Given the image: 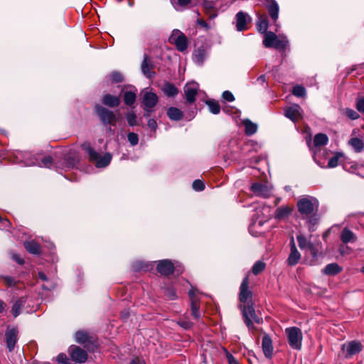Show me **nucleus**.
Wrapping results in <instances>:
<instances>
[{
  "label": "nucleus",
  "mask_w": 364,
  "mask_h": 364,
  "mask_svg": "<svg viewBox=\"0 0 364 364\" xmlns=\"http://www.w3.org/2000/svg\"><path fill=\"white\" fill-rule=\"evenodd\" d=\"M296 208L303 218L308 219V222L313 225L316 223L318 219L316 217L319 208V202L317 198L310 196H304L298 200Z\"/></svg>",
  "instance_id": "f257e3e1"
},
{
  "label": "nucleus",
  "mask_w": 364,
  "mask_h": 364,
  "mask_svg": "<svg viewBox=\"0 0 364 364\" xmlns=\"http://www.w3.org/2000/svg\"><path fill=\"white\" fill-rule=\"evenodd\" d=\"M81 147L87 154L90 162L95 164L97 168H105L110 164L112 158L110 153H105L104 155H101L87 141L84 142Z\"/></svg>",
  "instance_id": "f03ea898"
},
{
  "label": "nucleus",
  "mask_w": 364,
  "mask_h": 364,
  "mask_svg": "<svg viewBox=\"0 0 364 364\" xmlns=\"http://www.w3.org/2000/svg\"><path fill=\"white\" fill-rule=\"evenodd\" d=\"M94 109L101 123L105 126L109 125V131L114 132L111 127L116 126L120 117L101 105H96Z\"/></svg>",
  "instance_id": "7ed1b4c3"
},
{
  "label": "nucleus",
  "mask_w": 364,
  "mask_h": 364,
  "mask_svg": "<svg viewBox=\"0 0 364 364\" xmlns=\"http://www.w3.org/2000/svg\"><path fill=\"white\" fill-rule=\"evenodd\" d=\"M285 334L290 347L294 350H301L303 340L301 330L296 326L289 327L285 329Z\"/></svg>",
  "instance_id": "20e7f679"
},
{
  "label": "nucleus",
  "mask_w": 364,
  "mask_h": 364,
  "mask_svg": "<svg viewBox=\"0 0 364 364\" xmlns=\"http://www.w3.org/2000/svg\"><path fill=\"white\" fill-rule=\"evenodd\" d=\"M242 311L244 321L249 330H254L255 328L253 321L257 323H261L263 322L262 318L256 314L255 308L252 303H248L244 305Z\"/></svg>",
  "instance_id": "39448f33"
},
{
  "label": "nucleus",
  "mask_w": 364,
  "mask_h": 364,
  "mask_svg": "<svg viewBox=\"0 0 364 364\" xmlns=\"http://www.w3.org/2000/svg\"><path fill=\"white\" fill-rule=\"evenodd\" d=\"M75 340L90 351H93L97 347L95 338L86 331H77L75 334Z\"/></svg>",
  "instance_id": "423d86ee"
},
{
  "label": "nucleus",
  "mask_w": 364,
  "mask_h": 364,
  "mask_svg": "<svg viewBox=\"0 0 364 364\" xmlns=\"http://www.w3.org/2000/svg\"><path fill=\"white\" fill-rule=\"evenodd\" d=\"M169 42L175 45L176 49L180 52H184L188 48V38L186 35L178 29L172 31L169 38Z\"/></svg>",
  "instance_id": "0eeeda50"
},
{
  "label": "nucleus",
  "mask_w": 364,
  "mask_h": 364,
  "mask_svg": "<svg viewBox=\"0 0 364 364\" xmlns=\"http://www.w3.org/2000/svg\"><path fill=\"white\" fill-rule=\"evenodd\" d=\"M68 353L70 359L77 363H84L87 360V353L77 346H71L69 347Z\"/></svg>",
  "instance_id": "6e6552de"
},
{
  "label": "nucleus",
  "mask_w": 364,
  "mask_h": 364,
  "mask_svg": "<svg viewBox=\"0 0 364 364\" xmlns=\"http://www.w3.org/2000/svg\"><path fill=\"white\" fill-rule=\"evenodd\" d=\"M18 339V331L17 328H8L5 332V342L9 352L14 350Z\"/></svg>",
  "instance_id": "1a4fd4ad"
},
{
  "label": "nucleus",
  "mask_w": 364,
  "mask_h": 364,
  "mask_svg": "<svg viewBox=\"0 0 364 364\" xmlns=\"http://www.w3.org/2000/svg\"><path fill=\"white\" fill-rule=\"evenodd\" d=\"M363 346L360 342L352 341L342 345L341 349L346 358H350L362 350Z\"/></svg>",
  "instance_id": "9d476101"
},
{
  "label": "nucleus",
  "mask_w": 364,
  "mask_h": 364,
  "mask_svg": "<svg viewBox=\"0 0 364 364\" xmlns=\"http://www.w3.org/2000/svg\"><path fill=\"white\" fill-rule=\"evenodd\" d=\"M250 191H252L255 196L268 198L271 196V188L266 184L262 183H254L250 186Z\"/></svg>",
  "instance_id": "9b49d317"
},
{
  "label": "nucleus",
  "mask_w": 364,
  "mask_h": 364,
  "mask_svg": "<svg viewBox=\"0 0 364 364\" xmlns=\"http://www.w3.org/2000/svg\"><path fill=\"white\" fill-rule=\"evenodd\" d=\"M264 5L268 11V14L274 22V25L277 26V21L279 18V7L275 0H264Z\"/></svg>",
  "instance_id": "f8f14e48"
},
{
  "label": "nucleus",
  "mask_w": 364,
  "mask_h": 364,
  "mask_svg": "<svg viewBox=\"0 0 364 364\" xmlns=\"http://www.w3.org/2000/svg\"><path fill=\"white\" fill-rule=\"evenodd\" d=\"M53 159L50 155L42 156L39 154L38 157L27 161L28 166H38L40 167L50 168L53 165Z\"/></svg>",
  "instance_id": "ddd939ff"
},
{
  "label": "nucleus",
  "mask_w": 364,
  "mask_h": 364,
  "mask_svg": "<svg viewBox=\"0 0 364 364\" xmlns=\"http://www.w3.org/2000/svg\"><path fill=\"white\" fill-rule=\"evenodd\" d=\"M157 272L164 276H169L175 271L173 263L168 259L160 260L156 267Z\"/></svg>",
  "instance_id": "4468645a"
},
{
  "label": "nucleus",
  "mask_w": 364,
  "mask_h": 364,
  "mask_svg": "<svg viewBox=\"0 0 364 364\" xmlns=\"http://www.w3.org/2000/svg\"><path fill=\"white\" fill-rule=\"evenodd\" d=\"M183 90L186 101L188 103H193L198 95V85L196 82H188L186 84Z\"/></svg>",
  "instance_id": "2eb2a0df"
},
{
  "label": "nucleus",
  "mask_w": 364,
  "mask_h": 364,
  "mask_svg": "<svg viewBox=\"0 0 364 364\" xmlns=\"http://www.w3.org/2000/svg\"><path fill=\"white\" fill-rule=\"evenodd\" d=\"M252 293L249 290V278L246 276L240 285L239 299L242 303H246L249 299H251Z\"/></svg>",
  "instance_id": "dca6fc26"
},
{
  "label": "nucleus",
  "mask_w": 364,
  "mask_h": 364,
  "mask_svg": "<svg viewBox=\"0 0 364 364\" xmlns=\"http://www.w3.org/2000/svg\"><path fill=\"white\" fill-rule=\"evenodd\" d=\"M301 259V254L296 249L294 237L290 240V254L287 258V262L289 266H295Z\"/></svg>",
  "instance_id": "f3484780"
},
{
  "label": "nucleus",
  "mask_w": 364,
  "mask_h": 364,
  "mask_svg": "<svg viewBox=\"0 0 364 364\" xmlns=\"http://www.w3.org/2000/svg\"><path fill=\"white\" fill-rule=\"evenodd\" d=\"M154 65L149 56L146 54L144 55V60L141 65L142 73L148 78H152L155 76L156 73L153 71Z\"/></svg>",
  "instance_id": "a211bd4d"
},
{
  "label": "nucleus",
  "mask_w": 364,
  "mask_h": 364,
  "mask_svg": "<svg viewBox=\"0 0 364 364\" xmlns=\"http://www.w3.org/2000/svg\"><path fill=\"white\" fill-rule=\"evenodd\" d=\"M159 97L154 92L145 91L142 97L143 107L153 108L157 105Z\"/></svg>",
  "instance_id": "6ab92c4d"
},
{
  "label": "nucleus",
  "mask_w": 364,
  "mask_h": 364,
  "mask_svg": "<svg viewBox=\"0 0 364 364\" xmlns=\"http://www.w3.org/2000/svg\"><path fill=\"white\" fill-rule=\"evenodd\" d=\"M236 28L238 31H242L247 29V24L251 21L250 16L243 12L239 11L236 14Z\"/></svg>",
  "instance_id": "aec40b11"
},
{
  "label": "nucleus",
  "mask_w": 364,
  "mask_h": 364,
  "mask_svg": "<svg viewBox=\"0 0 364 364\" xmlns=\"http://www.w3.org/2000/svg\"><path fill=\"white\" fill-rule=\"evenodd\" d=\"M301 110V109L299 105H294L288 107L285 110L284 114L294 122H296L302 117Z\"/></svg>",
  "instance_id": "412c9836"
},
{
  "label": "nucleus",
  "mask_w": 364,
  "mask_h": 364,
  "mask_svg": "<svg viewBox=\"0 0 364 364\" xmlns=\"http://www.w3.org/2000/svg\"><path fill=\"white\" fill-rule=\"evenodd\" d=\"M262 347L265 357L267 358H271L273 355L274 348L272 339L269 335L265 334L263 336L262 341Z\"/></svg>",
  "instance_id": "4be33fe9"
},
{
  "label": "nucleus",
  "mask_w": 364,
  "mask_h": 364,
  "mask_svg": "<svg viewBox=\"0 0 364 364\" xmlns=\"http://www.w3.org/2000/svg\"><path fill=\"white\" fill-rule=\"evenodd\" d=\"M120 98L111 94H106L102 98V102L104 105L109 107H117L120 104Z\"/></svg>",
  "instance_id": "5701e85b"
},
{
  "label": "nucleus",
  "mask_w": 364,
  "mask_h": 364,
  "mask_svg": "<svg viewBox=\"0 0 364 364\" xmlns=\"http://www.w3.org/2000/svg\"><path fill=\"white\" fill-rule=\"evenodd\" d=\"M257 31L261 33H265L269 27L268 18L266 14H258L257 21Z\"/></svg>",
  "instance_id": "b1692460"
},
{
  "label": "nucleus",
  "mask_w": 364,
  "mask_h": 364,
  "mask_svg": "<svg viewBox=\"0 0 364 364\" xmlns=\"http://www.w3.org/2000/svg\"><path fill=\"white\" fill-rule=\"evenodd\" d=\"M293 210V208L289 205H282L279 207L274 213V218L277 220H284L289 217Z\"/></svg>",
  "instance_id": "393cba45"
},
{
  "label": "nucleus",
  "mask_w": 364,
  "mask_h": 364,
  "mask_svg": "<svg viewBox=\"0 0 364 364\" xmlns=\"http://www.w3.org/2000/svg\"><path fill=\"white\" fill-rule=\"evenodd\" d=\"M26 296H21L14 301L11 308V313L14 317H17L21 314V309L26 304Z\"/></svg>",
  "instance_id": "a878e982"
},
{
  "label": "nucleus",
  "mask_w": 364,
  "mask_h": 364,
  "mask_svg": "<svg viewBox=\"0 0 364 364\" xmlns=\"http://www.w3.org/2000/svg\"><path fill=\"white\" fill-rule=\"evenodd\" d=\"M25 249L30 254L40 255L41 252V245L35 240L26 241L23 244Z\"/></svg>",
  "instance_id": "bb28decb"
},
{
  "label": "nucleus",
  "mask_w": 364,
  "mask_h": 364,
  "mask_svg": "<svg viewBox=\"0 0 364 364\" xmlns=\"http://www.w3.org/2000/svg\"><path fill=\"white\" fill-rule=\"evenodd\" d=\"M341 240L343 243L346 244L355 242L357 237L348 228H345L341 232Z\"/></svg>",
  "instance_id": "cd10ccee"
},
{
  "label": "nucleus",
  "mask_w": 364,
  "mask_h": 364,
  "mask_svg": "<svg viewBox=\"0 0 364 364\" xmlns=\"http://www.w3.org/2000/svg\"><path fill=\"white\" fill-rule=\"evenodd\" d=\"M206 56V51L203 47H200L194 50L193 54V61L199 65H203Z\"/></svg>",
  "instance_id": "c85d7f7f"
},
{
  "label": "nucleus",
  "mask_w": 364,
  "mask_h": 364,
  "mask_svg": "<svg viewBox=\"0 0 364 364\" xmlns=\"http://www.w3.org/2000/svg\"><path fill=\"white\" fill-rule=\"evenodd\" d=\"M161 90L167 97H173L178 94V89L171 82H165Z\"/></svg>",
  "instance_id": "c756f323"
},
{
  "label": "nucleus",
  "mask_w": 364,
  "mask_h": 364,
  "mask_svg": "<svg viewBox=\"0 0 364 364\" xmlns=\"http://www.w3.org/2000/svg\"><path fill=\"white\" fill-rule=\"evenodd\" d=\"M166 114L168 118L173 121H179L183 117V112L178 108L174 107H169L167 109Z\"/></svg>",
  "instance_id": "7c9ffc66"
},
{
  "label": "nucleus",
  "mask_w": 364,
  "mask_h": 364,
  "mask_svg": "<svg viewBox=\"0 0 364 364\" xmlns=\"http://www.w3.org/2000/svg\"><path fill=\"white\" fill-rule=\"evenodd\" d=\"M289 46V41L286 36H277V40L274 42V44L272 48L284 51L287 47Z\"/></svg>",
  "instance_id": "2f4dec72"
},
{
  "label": "nucleus",
  "mask_w": 364,
  "mask_h": 364,
  "mask_svg": "<svg viewBox=\"0 0 364 364\" xmlns=\"http://www.w3.org/2000/svg\"><path fill=\"white\" fill-rule=\"evenodd\" d=\"M342 271V267L337 263H331L326 266L323 269V273L326 275H336Z\"/></svg>",
  "instance_id": "473e14b6"
},
{
  "label": "nucleus",
  "mask_w": 364,
  "mask_h": 364,
  "mask_svg": "<svg viewBox=\"0 0 364 364\" xmlns=\"http://www.w3.org/2000/svg\"><path fill=\"white\" fill-rule=\"evenodd\" d=\"M264 34L263 45L266 48H272L277 36L272 31H268Z\"/></svg>",
  "instance_id": "72a5a7b5"
},
{
  "label": "nucleus",
  "mask_w": 364,
  "mask_h": 364,
  "mask_svg": "<svg viewBox=\"0 0 364 364\" xmlns=\"http://www.w3.org/2000/svg\"><path fill=\"white\" fill-rule=\"evenodd\" d=\"M328 138L326 134L323 133L316 134L314 138V144L315 146H321L327 144Z\"/></svg>",
  "instance_id": "f704fd0d"
},
{
  "label": "nucleus",
  "mask_w": 364,
  "mask_h": 364,
  "mask_svg": "<svg viewBox=\"0 0 364 364\" xmlns=\"http://www.w3.org/2000/svg\"><path fill=\"white\" fill-rule=\"evenodd\" d=\"M208 105L209 111L213 114H218L220 112V107L219 102L215 100H208L205 102Z\"/></svg>",
  "instance_id": "c9c22d12"
},
{
  "label": "nucleus",
  "mask_w": 364,
  "mask_h": 364,
  "mask_svg": "<svg viewBox=\"0 0 364 364\" xmlns=\"http://www.w3.org/2000/svg\"><path fill=\"white\" fill-rule=\"evenodd\" d=\"M348 143L356 152H360L364 148L363 141L357 137L350 139Z\"/></svg>",
  "instance_id": "e433bc0d"
},
{
  "label": "nucleus",
  "mask_w": 364,
  "mask_h": 364,
  "mask_svg": "<svg viewBox=\"0 0 364 364\" xmlns=\"http://www.w3.org/2000/svg\"><path fill=\"white\" fill-rule=\"evenodd\" d=\"M199 309H200V304H199L198 301L196 299H192L191 305V315L196 319H198L200 317Z\"/></svg>",
  "instance_id": "4c0bfd02"
},
{
  "label": "nucleus",
  "mask_w": 364,
  "mask_h": 364,
  "mask_svg": "<svg viewBox=\"0 0 364 364\" xmlns=\"http://www.w3.org/2000/svg\"><path fill=\"white\" fill-rule=\"evenodd\" d=\"M136 97V96L134 92L126 91L124 93V102L128 106H131L135 102Z\"/></svg>",
  "instance_id": "58836bf2"
},
{
  "label": "nucleus",
  "mask_w": 364,
  "mask_h": 364,
  "mask_svg": "<svg viewBox=\"0 0 364 364\" xmlns=\"http://www.w3.org/2000/svg\"><path fill=\"white\" fill-rule=\"evenodd\" d=\"M0 280L8 287H15L18 282L14 277L7 275H0Z\"/></svg>",
  "instance_id": "ea45409f"
},
{
  "label": "nucleus",
  "mask_w": 364,
  "mask_h": 364,
  "mask_svg": "<svg viewBox=\"0 0 364 364\" xmlns=\"http://www.w3.org/2000/svg\"><path fill=\"white\" fill-rule=\"evenodd\" d=\"M296 240L299 244V247L301 250L306 249L311 244V240L307 239L304 235L301 234L296 236Z\"/></svg>",
  "instance_id": "a19ab883"
},
{
  "label": "nucleus",
  "mask_w": 364,
  "mask_h": 364,
  "mask_svg": "<svg viewBox=\"0 0 364 364\" xmlns=\"http://www.w3.org/2000/svg\"><path fill=\"white\" fill-rule=\"evenodd\" d=\"M18 154L19 157L22 158V162L27 166H28L27 164L28 161L34 159L36 157H38L39 156V154H32L28 151H19Z\"/></svg>",
  "instance_id": "79ce46f5"
},
{
  "label": "nucleus",
  "mask_w": 364,
  "mask_h": 364,
  "mask_svg": "<svg viewBox=\"0 0 364 364\" xmlns=\"http://www.w3.org/2000/svg\"><path fill=\"white\" fill-rule=\"evenodd\" d=\"M266 264L262 261H257L252 267V272L254 275H258L265 269Z\"/></svg>",
  "instance_id": "37998d69"
},
{
  "label": "nucleus",
  "mask_w": 364,
  "mask_h": 364,
  "mask_svg": "<svg viewBox=\"0 0 364 364\" xmlns=\"http://www.w3.org/2000/svg\"><path fill=\"white\" fill-rule=\"evenodd\" d=\"M245 128L246 134L249 136L254 134L257 129V125L249 120L245 122Z\"/></svg>",
  "instance_id": "c03bdc74"
},
{
  "label": "nucleus",
  "mask_w": 364,
  "mask_h": 364,
  "mask_svg": "<svg viewBox=\"0 0 364 364\" xmlns=\"http://www.w3.org/2000/svg\"><path fill=\"white\" fill-rule=\"evenodd\" d=\"M292 94L298 97H304L306 95V91L302 85H296L292 89Z\"/></svg>",
  "instance_id": "a18cd8bd"
},
{
  "label": "nucleus",
  "mask_w": 364,
  "mask_h": 364,
  "mask_svg": "<svg viewBox=\"0 0 364 364\" xmlns=\"http://www.w3.org/2000/svg\"><path fill=\"white\" fill-rule=\"evenodd\" d=\"M343 156V154L341 153H336L335 155L331 157L328 162V168H335L338 165L339 159Z\"/></svg>",
  "instance_id": "49530a36"
},
{
  "label": "nucleus",
  "mask_w": 364,
  "mask_h": 364,
  "mask_svg": "<svg viewBox=\"0 0 364 364\" xmlns=\"http://www.w3.org/2000/svg\"><path fill=\"white\" fill-rule=\"evenodd\" d=\"M127 123L129 126L134 127L136 125V115L134 112H129L126 114Z\"/></svg>",
  "instance_id": "de8ad7c7"
},
{
  "label": "nucleus",
  "mask_w": 364,
  "mask_h": 364,
  "mask_svg": "<svg viewBox=\"0 0 364 364\" xmlns=\"http://www.w3.org/2000/svg\"><path fill=\"white\" fill-rule=\"evenodd\" d=\"M110 80L113 83H118L123 82L124 77L120 73L113 72L110 74Z\"/></svg>",
  "instance_id": "09e8293b"
},
{
  "label": "nucleus",
  "mask_w": 364,
  "mask_h": 364,
  "mask_svg": "<svg viewBox=\"0 0 364 364\" xmlns=\"http://www.w3.org/2000/svg\"><path fill=\"white\" fill-rule=\"evenodd\" d=\"M127 139L132 146H136L139 142V136L137 134L130 132L127 134Z\"/></svg>",
  "instance_id": "8fccbe9b"
},
{
  "label": "nucleus",
  "mask_w": 364,
  "mask_h": 364,
  "mask_svg": "<svg viewBox=\"0 0 364 364\" xmlns=\"http://www.w3.org/2000/svg\"><path fill=\"white\" fill-rule=\"evenodd\" d=\"M193 188L196 191H201L205 189V184L204 183L199 179L195 180L193 183Z\"/></svg>",
  "instance_id": "3c124183"
},
{
  "label": "nucleus",
  "mask_w": 364,
  "mask_h": 364,
  "mask_svg": "<svg viewBox=\"0 0 364 364\" xmlns=\"http://www.w3.org/2000/svg\"><path fill=\"white\" fill-rule=\"evenodd\" d=\"M345 113L346 116L350 119H357L360 117L359 114L352 109H346Z\"/></svg>",
  "instance_id": "603ef678"
},
{
  "label": "nucleus",
  "mask_w": 364,
  "mask_h": 364,
  "mask_svg": "<svg viewBox=\"0 0 364 364\" xmlns=\"http://www.w3.org/2000/svg\"><path fill=\"white\" fill-rule=\"evenodd\" d=\"M165 294L171 300H174L177 298L176 291L172 287H168L166 289Z\"/></svg>",
  "instance_id": "864d4df0"
},
{
  "label": "nucleus",
  "mask_w": 364,
  "mask_h": 364,
  "mask_svg": "<svg viewBox=\"0 0 364 364\" xmlns=\"http://www.w3.org/2000/svg\"><path fill=\"white\" fill-rule=\"evenodd\" d=\"M356 109L360 113L364 114V97L358 99L356 102Z\"/></svg>",
  "instance_id": "5fc2aeb1"
},
{
  "label": "nucleus",
  "mask_w": 364,
  "mask_h": 364,
  "mask_svg": "<svg viewBox=\"0 0 364 364\" xmlns=\"http://www.w3.org/2000/svg\"><path fill=\"white\" fill-rule=\"evenodd\" d=\"M223 98L228 102H233L235 97L232 93L228 90L224 91L222 95Z\"/></svg>",
  "instance_id": "6e6d98bb"
},
{
  "label": "nucleus",
  "mask_w": 364,
  "mask_h": 364,
  "mask_svg": "<svg viewBox=\"0 0 364 364\" xmlns=\"http://www.w3.org/2000/svg\"><path fill=\"white\" fill-rule=\"evenodd\" d=\"M306 249L310 251L313 257H316L318 256L319 252L318 249L313 242H311V244Z\"/></svg>",
  "instance_id": "4d7b16f0"
},
{
  "label": "nucleus",
  "mask_w": 364,
  "mask_h": 364,
  "mask_svg": "<svg viewBox=\"0 0 364 364\" xmlns=\"http://www.w3.org/2000/svg\"><path fill=\"white\" fill-rule=\"evenodd\" d=\"M306 249L310 251L313 257H316L318 256L319 252L318 249L313 242H311V244Z\"/></svg>",
  "instance_id": "13d9d810"
},
{
  "label": "nucleus",
  "mask_w": 364,
  "mask_h": 364,
  "mask_svg": "<svg viewBox=\"0 0 364 364\" xmlns=\"http://www.w3.org/2000/svg\"><path fill=\"white\" fill-rule=\"evenodd\" d=\"M57 361L58 363H63V364H70L69 363V359H68V356L65 353H60L57 356Z\"/></svg>",
  "instance_id": "bf43d9fd"
},
{
  "label": "nucleus",
  "mask_w": 364,
  "mask_h": 364,
  "mask_svg": "<svg viewBox=\"0 0 364 364\" xmlns=\"http://www.w3.org/2000/svg\"><path fill=\"white\" fill-rule=\"evenodd\" d=\"M226 357L229 364H240L237 360L228 351L226 353Z\"/></svg>",
  "instance_id": "052dcab7"
},
{
  "label": "nucleus",
  "mask_w": 364,
  "mask_h": 364,
  "mask_svg": "<svg viewBox=\"0 0 364 364\" xmlns=\"http://www.w3.org/2000/svg\"><path fill=\"white\" fill-rule=\"evenodd\" d=\"M147 126L154 132H156L158 127L156 121L154 119H149L148 120Z\"/></svg>",
  "instance_id": "680f3d73"
},
{
  "label": "nucleus",
  "mask_w": 364,
  "mask_h": 364,
  "mask_svg": "<svg viewBox=\"0 0 364 364\" xmlns=\"http://www.w3.org/2000/svg\"><path fill=\"white\" fill-rule=\"evenodd\" d=\"M178 323L185 329H189L193 326V323L189 321H180Z\"/></svg>",
  "instance_id": "e2e57ef3"
},
{
  "label": "nucleus",
  "mask_w": 364,
  "mask_h": 364,
  "mask_svg": "<svg viewBox=\"0 0 364 364\" xmlns=\"http://www.w3.org/2000/svg\"><path fill=\"white\" fill-rule=\"evenodd\" d=\"M191 2L192 0H177V4L181 8H186Z\"/></svg>",
  "instance_id": "0e129e2a"
},
{
  "label": "nucleus",
  "mask_w": 364,
  "mask_h": 364,
  "mask_svg": "<svg viewBox=\"0 0 364 364\" xmlns=\"http://www.w3.org/2000/svg\"><path fill=\"white\" fill-rule=\"evenodd\" d=\"M12 259L18 264H24V259L20 257V255L17 254H13Z\"/></svg>",
  "instance_id": "69168bd1"
},
{
  "label": "nucleus",
  "mask_w": 364,
  "mask_h": 364,
  "mask_svg": "<svg viewBox=\"0 0 364 364\" xmlns=\"http://www.w3.org/2000/svg\"><path fill=\"white\" fill-rule=\"evenodd\" d=\"M77 159L75 157H68L67 159V164L68 167H73L76 163Z\"/></svg>",
  "instance_id": "338daca9"
},
{
  "label": "nucleus",
  "mask_w": 364,
  "mask_h": 364,
  "mask_svg": "<svg viewBox=\"0 0 364 364\" xmlns=\"http://www.w3.org/2000/svg\"><path fill=\"white\" fill-rule=\"evenodd\" d=\"M130 364H145V363L143 360L140 359L138 357H136L131 360Z\"/></svg>",
  "instance_id": "774afa93"
}]
</instances>
